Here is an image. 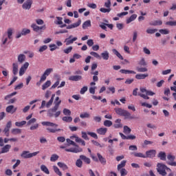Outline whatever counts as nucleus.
I'll list each match as a JSON object with an SVG mask.
<instances>
[{
    "label": "nucleus",
    "mask_w": 176,
    "mask_h": 176,
    "mask_svg": "<svg viewBox=\"0 0 176 176\" xmlns=\"http://www.w3.org/2000/svg\"><path fill=\"white\" fill-rule=\"evenodd\" d=\"M156 156V150H150L146 152V157H155Z\"/></svg>",
    "instance_id": "6ab92c4d"
},
{
    "label": "nucleus",
    "mask_w": 176,
    "mask_h": 176,
    "mask_svg": "<svg viewBox=\"0 0 176 176\" xmlns=\"http://www.w3.org/2000/svg\"><path fill=\"white\" fill-rule=\"evenodd\" d=\"M75 41H78V37H74L72 38V35H70L69 38H65V43L66 44V46H69V45H72Z\"/></svg>",
    "instance_id": "9d476101"
},
{
    "label": "nucleus",
    "mask_w": 176,
    "mask_h": 176,
    "mask_svg": "<svg viewBox=\"0 0 176 176\" xmlns=\"http://www.w3.org/2000/svg\"><path fill=\"white\" fill-rule=\"evenodd\" d=\"M54 107L48 111V116L50 118L53 117V112H57V110L61 104V100L59 97H56L54 101Z\"/></svg>",
    "instance_id": "7ed1b4c3"
},
{
    "label": "nucleus",
    "mask_w": 176,
    "mask_h": 176,
    "mask_svg": "<svg viewBox=\"0 0 176 176\" xmlns=\"http://www.w3.org/2000/svg\"><path fill=\"white\" fill-rule=\"evenodd\" d=\"M91 56H93L94 57H95L96 58H101V56H100V54H98V53L97 52H90Z\"/></svg>",
    "instance_id": "0e129e2a"
},
{
    "label": "nucleus",
    "mask_w": 176,
    "mask_h": 176,
    "mask_svg": "<svg viewBox=\"0 0 176 176\" xmlns=\"http://www.w3.org/2000/svg\"><path fill=\"white\" fill-rule=\"evenodd\" d=\"M50 52H54V50H56V49H58V47H57V45H56V44L50 45Z\"/></svg>",
    "instance_id": "69168bd1"
},
{
    "label": "nucleus",
    "mask_w": 176,
    "mask_h": 176,
    "mask_svg": "<svg viewBox=\"0 0 176 176\" xmlns=\"http://www.w3.org/2000/svg\"><path fill=\"white\" fill-rule=\"evenodd\" d=\"M8 113H14L17 111V107H14L13 105L8 106L6 109Z\"/></svg>",
    "instance_id": "4468645a"
},
{
    "label": "nucleus",
    "mask_w": 176,
    "mask_h": 176,
    "mask_svg": "<svg viewBox=\"0 0 176 176\" xmlns=\"http://www.w3.org/2000/svg\"><path fill=\"white\" fill-rule=\"evenodd\" d=\"M166 171H171V169L170 168H168L167 166L165 164H163L162 163H158L157 165V171L159 172V173L162 176L167 175Z\"/></svg>",
    "instance_id": "20e7f679"
},
{
    "label": "nucleus",
    "mask_w": 176,
    "mask_h": 176,
    "mask_svg": "<svg viewBox=\"0 0 176 176\" xmlns=\"http://www.w3.org/2000/svg\"><path fill=\"white\" fill-rule=\"evenodd\" d=\"M140 91L142 94H139L138 96H140V97H142V98H144V100H149V96H155V92L152 91H148L145 88H140Z\"/></svg>",
    "instance_id": "39448f33"
},
{
    "label": "nucleus",
    "mask_w": 176,
    "mask_h": 176,
    "mask_svg": "<svg viewBox=\"0 0 176 176\" xmlns=\"http://www.w3.org/2000/svg\"><path fill=\"white\" fill-rule=\"evenodd\" d=\"M105 8H107L108 9H111V0H107L104 3Z\"/></svg>",
    "instance_id": "774afa93"
},
{
    "label": "nucleus",
    "mask_w": 176,
    "mask_h": 176,
    "mask_svg": "<svg viewBox=\"0 0 176 176\" xmlns=\"http://www.w3.org/2000/svg\"><path fill=\"white\" fill-rule=\"evenodd\" d=\"M12 148V145L10 144H6L5 146H3L1 148V151H0L1 153H8L9 151H10V148Z\"/></svg>",
    "instance_id": "ddd939ff"
},
{
    "label": "nucleus",
    "mask_w": 176,
    "mask_h": 176,
    "mask_svg": "<svg viewBox=\"0 0 176 176\" xmlns=\"http://www.w3.org/2000/svg\"><path fill=\"white\" fill-rule=\"evenodd\" d=\"M168 160L170 161V162H168V164L169 166H172L173 167H176V162L175 155H173L171 153L168 154L167 155Z\"/></svg>",
    "instance_id": "1a4fd4ad"
},
{
    "label": "nucleus",
    "mask_w": 176,
    "mask_h": 176,
    "mask_svg": "<svg viewBox=\"0 0 176 176\" xmlns=\"http://www.w3.org/2000/svg\"><path fill=\"white\" fill-rule=\"evenodd\" d=\"M32 6V0H27L22 6L23 9L25 10H30L31 6Z\"/></svg>",
    "instance_id": "f8f14e48"
},
{
    "label": "nucleus",
    "mask_w": 176,
    "mask_h": 176,
    "mask_svg": "<svg viewBox=\"0 0 176 176\" xmlns=\"http://www.w3.org/2000/svg\"><path fill=\"white\" fill-rule=\"evenodd\" d=\"M103 124L104 126H105V127H111L113 123H112V121L106 120L104 121Z\"/></svg>",
    "instance_id": "c03bdc74"
},
{
    "label": "nucleus",
    "mask_w": 176,
    "mask_h": 176,
    "mask_svg": "<svg viewBox=\"0 0 176 176\" xmlns=\"http://www.w3.org/2000/svg\"><path fill=\"white\" fill-rule=\"evenodd\" d=\"M53 72V68H48L47 69L45 72L44 74L47 76H49L50 74Z\"/></svg>",
    "instance_id": "bf43d9fd"
},
{
    "label": "nucleus",
    "mask_w": 176,
    "mask_h": 176,
    "mask_svg": "<svg viewBox=\"0 0 176 176\" xmlns=\"http://www.w3.org/2000/svg\"><path fill=\"white\" fill-rule=\"evenodd\" d=\"M72 46H70L65 50H63V53H65V54H69V53H71V52H72Z\"/></svg>",
    "instance_id": "603ef678"
},
{
    "label": "nucleus",
    "mask_w": 176,
    "mask_h": 176,
    "mask_svg": "<svg viewBox=\"0 0 176 176\" xmlns=\"http://www.w3.org/2000/svg\"><path fill=\"white\" fill-rule=\"evenodd\" d=\"M120 173L121 174V176H126L127 175V170H126V168H122V169H120Z\"/></svg>",
    "instance_id": "052dcab7"
},
{
    "label": "nucleus",
    "mask_w": 176,
    "mask_h": 176,
    "mask_svg": "<svg viewBox=\"0 0 176 176\" xmlns=\"http://www.w3.org/2000/svg\"><path fill=\"white\" fill-rule=\"evenodd\" d=\"M107 131H108V129L105 127H102L96 129V133H98L99 135H105V134H107Z\"/></svg>",
    "instance_id": "2eb2a0df"
},
{
    "label": "nucleus",
    "mask_w": 176,
    "mask_h": 176,
    "mask_svg": "<svg viewBox=\"0 0 176 176\" xmlns=\"http://www.w3.org/2000/svg\"><path fill=\"white\" fill-rule=\"evenodd\" d=\"M63 122H66L67 123H71L72 122V117L71 116H65L62 118Z\"/></svg>",
    "instance_id": "ea45409f"
},
{
    "label": "nucleus",
    "mask_w": 176,
    "mask_h": 176,
    "mask_svg": "<svg viewBox=\"0 0 176 176\" xmlns=\"http://www.w3.org/2000/svg\"><path fill=\"white\" fill-rule=\"evenodd\" d=\"M80 159H81V160H83V162L86 163V164H90V158L86 157L85 155H80Z\"/></svg>",
    "instance_id": "cd10ccee"
},
{
    "label": "nucleus",
    "mask_w": 176,
    "mask_h": 176,
    "mask_svg": "<svg viewBox=\"0 0 176 176\" xmlns=\"http://www.w3.org/2000/svg\"><path fill=\"white\" fill-rule=\"evenodd\" d=\"M146 34H149L150 35H152V34H155V32H157V29H153V28H148L146 29Z\"/></svg>",
    "instance_id": "72a5a7b5"
},
{
    "label": "nucleus",
    "mask_w": 176,
    "mask_h": 176,
    "mask_svg": "<svg viewBox=\"0 0 176 176\" xmlns=\"http://www.w3.org/2000/svg\"><path fill=\"white\" fill-rule=\"evenodd\" d=\"M82 164H83V162H82V160L80 159H78L76 160V166L77 167H79L80 168V167H82Z\"/></svg>",
    "instance_id": "680f3d73"
},
{
    "label": "nucleus",
    "mask_w": 176,
    "mask_h": 176,
    "mask_svg": "<svg viewBox=\"0 0 176 176\" xmlns=\"http://www.w3.org/2000/svg\"><path fill=\"white\" fill-rule=\"evenodd\" d=\"M25 124H27L26 121H21V122H15V126H16V127H23V126H24Z\"/></svg>",
    "instance_id": "a19ab883"
},
{
    "label": "nucleus",
    "mask_w": 176,
    "mask_h": 176,
    "mask_svg": "<svg viewBox=\"0 0 176 176\" xmlns=\"http://www.w3.org/2000/svg\"><path fill=\"white\" fill-rule=\"evenodd\" d=\"M137 19V14H133L129 18L126 19V24H130L132 21H134Z\"/></svg>",
    "instance_id": "c85d7f7f"
},
{
    "label": "nucleus",
    "mask_w": 176,
    "mask_h": 176,
    "mask_svg": "<svg viewBox=\"0 0 176 176\" xmlns=\"http://www.w3.org/2000/svg\"><path fill=\"white\" fill-rule=\"evenodd\" d=\"M120 72L121 74H135V72L133 71V70H127V69H120Z\"/></svg>",
    "instance_id": "c9c22d12"
},
{
    "label": "nucleus",
    "mask_w": 176,
    "mask_h": 176,
    "mask_svg": "<svg viewBox=\"0 0 176 176\" xmlns=\"http://www.w3.org/2000/svg\"><path fill=\"white\" fill-rule=\"evenodd\" d=\"M148 76H149L148 74H136L135 78L138 80H141V79H145L146 78H148Z\"/></svg>",
    "instance_id": "b1692460"
},
{
    "label": "nucleus",
    "mask_w": 176,
    "mask_h": 176,
    "mask_svg": "<svg viewBox=\"0 0 176 176\" xmlns=\"http://www.w3.org/2000/svg\"><path fill=\"white\" fill-rule=\"evenodd\" d=\"M133 155L135 157H142L143 159L146 158V155H144L142 153H133Z\"/></svg>",
    "instance_id": "79ce46f5"
},
{
    "label": "nucleus",
    "mask_w": 176,
    "mask_h": 176,
    "mask_svg": "<svg viewBox=\"0 0 176 176\" xmlns=\"http://www.w3.org/2000/svg\"><path fill=\"white\" fill-rule=\"evenodd\" d=\"M140 65H143V67H145L147 65L146 62L145 61V58H142L140 62H139Z\"/></svg>",
    "instance_id": "338daca9"
},
{
    "label": "nucleus",
    "mask_w": 176,
    "mask_h": 176,
    "mask_svg": "<svg viewBox=\"0 0 176 176\" xmlns=\"http://www.w3.org/2000/svg\"><path fill=\"white\" fill-rule=\"evenodd\" d=\"M162 24H163V22L161 20H158V21H155L153 23H151L150 25H162Z\"/></svg>",
    "instance_id": "de8ad7c7"
},
{
    "label": "nucleus",
    "mask_w": 176,
    "mask_h": 176,
    "mask_svg": "<svg viewBox=\"0 0 176 176\" xmlns=\"http://www.w3.org/2000/svg\"><path fill=\"white\" fill-rule=\"evenodd\" d=\"M166 25H170V27L176 26V21H170L166 23Z\"/></svg>",
    "instance_id": "8fccbe9b"
},
{
    "label": "nucleus",
    "mask_w": 176,
    "mask_h": 176,
    "mask_svg": "<svg viewBox=\"0 0 176 176\" xmlns=\"http://www.w3.org/2000/svg\"><path fill=\"white\" fill-rule=\"evenodd\" d=\"M114 111L117 115H119L120 116H123V113H124V109L122 108H115Z\"/></svg>",
    "instance_id": "a878e982"
},
{
    "label": "nucleus",
    "mask_w": 176,
    "mask_h": 176,
    "mask_svg": "<svg viewBox=\"0 0 176 176\" xmlns=\"http://www.w3.org/2000/svg\"><path fill=\"white\" fill-rule=\"evenodd\" d=\"M88 135H90L92 137V138H95V140H97L98 138V136L97 135V133L94 132H87Z\"/></svg>",
    "instance_id": "6e6d98bb"
},
{
    "label": "nucleus",
    "mask_w": 176,
    "mask_h": 176,
    "mask_svg": "<svg viewBox=\"0 0 176 176\" xmlns=\"http://www.w3.org/2000/svg\"><path fill=\"white\" fill-rule=\"evenodd\" d=\"M22 35L25 36L28 35V34H30L31 32V30L30 29L24 28L21 31Z\"/></svg>",
    "instance_id": "5fc2aeb1"
},
{
    "label": "nucleus",
    "mask_w": 176,
    "mask_h": 176,
    "mask_svg": "<svg viewBox=\"0 0 176 176\" xmlns=\"http://www.w3.org/2000/svg\"><path fill=\"white\" fill-rule=\"evenodd\" d=\"M27 57L23 54H20L17 56V60L19 64H23L26 60Z\"/></svg>",
    "instance_id": "f3484780"
},
{
    "label": "nucleus",
    "mask_w": 176,
    "mask_h": 176,
    "mask_svg": "<svg viewBox=\"0 0 176 176\" xmlns=\"http://www.w3.org/2000/svg\"><path fill=\"white\" fill-rule=\"evenodd\" d=\"M159 32H160V34H162V35H168V34H170V30L167 29H161L159 30Z\"/></svg>",
    "instance_id": "49530a36"
},
{
    "label": "nucleus",
    "mask_w": 176,
    "mask_h": 176,
    "mask_svg": "<svg viewBox=\"0 0 176 176\" xmlns=\"http://www.w3.org/2000/svg\"><path fill=\"white\" fill-rule=\"evenodd\" d=\"M52 168H53L55 174H56V175L63 176V172H61V170H60V168H58V167H57L56 166H53Z\"/></svg>",
    "instance_id": "5701e85b"
},
{
    "label": "nucleus",
    "mask_w": 176,
    "mask_h": 176,
    "mask_svg": "<svg viewBox=\"0 0 176 176\" xmlns=\"http://www.w3.org/2000/svg\"><path fill=\"white\" fill-rule=\"evenodd\" d=\"M124 134H130V133H131V129H130V127H129L128 126H124Z\"/></svg>",
    "instance_id": "09e8293b"
},
{
    "label": "nucleus",
    "mask_w": 176,
    "mask_h": 176,
    "mask_svg": "<svg viewBox=\"0 0 176 176\" xmlns=\"http://www.w3.org/2000/svg\"><path fill=\"white\" fill-rule=\"evenodd\" d=\"M112 52L113 53V54H115V56L120 58V60H123V56L118 51L116 50V49H113Z\"/></svg>",
    "instance_id": "473e14b6"
},
{
    "label": "nucleus",
    "mask_w": 176,
    "mask_h": 176,
    "mask_svg": "<svg viewBox=\"0 0 176 176\" xmlns=\"http://www.w3.org/2000/svg\"><path fill=\"white\" fill-rule=\"evenodd\" d=\"M114 129H122L123 127V124H122V120L117 119L115 120V123L113 124Z\"/></svg>",
    "instance_id": "a211bd4d"
},
{
    "label": "nucleus",
    "mask_w": 176,
    "mask_h": 176,
    "mask_svg": "<svg viewBox=\"0 0 176 176\" xmlns=\"http://www.w3.org/2000/svg\"><path fill=\"white\" fill-rule=\"evenodd\" d=\"M80 24H82V20L78 19L77 22L67 25V30H72L74 28H78V27H79V25H80Z\"/></svg>",
    "instance_id": "9b49d317"
},
{
    "label": "nucleus",
    "mask_w": 176,
    "mask_h": 176,
    "mask_svg": "<svg viewBox=\"0 0 176 176\" xmlns=\"http://www.w3.org/2000/svg\"><path fill=\"white\" fill-rule=\"evenodd\" d=\"M89 27H91V21L90 20H87L82 23L83 30H86V28H89Z\"/></svg>",
    "instance_id": "bb28decb"
},
{
    "label": "nucleus",
    "mask_w": 176,
    "mask_h": 176,
    "mask_svg": "<svg viewBox=\"0 0 176 176\" xmlns=\"http://www.w3.org/2000/svg\"><path fill=\"white\" fill-rule=\"evenodd\" d=\"M41 171H43V173H45V174H47V175L50 174V171H49V168H47V166L45 165H41Z\"/></svg>",
    "instance_id": "7c9ffc66"
},
{
    "label": "nucleus",
    "mask_w": 176,
    "mask_h": 176,
    "mask_svg": "<svg viewBox=\"0 0 176 176\" xmlns=\"http://www.w3.org/2000/svg\"><path fill=\"white\" fill-rule=\"evenodd\" d=\"M138 72H148V68L146 67H137Z\"/></svg>",
    "instance_id": "864d4df0"
},
{
    "label": "nucleus",
    "mask_w": 176,
    "mask_h": 176,
    "mask_svg": "<svg viewBox=\"0 0 176 176\" xmlns=\"http://www.w3.org/2000/svg\"><path fill=\"white\" fill-rule=\"evenodd\" d=\"M41 124L47 127V130L48 131V133H54L63 131V129L57 128L58 127L57 124H54L53 122L44 121L41 122Z\"/></svg>",
    "instance_id": "f257e3e1"
},
{
    "label": "nucleus",
    "mask_w": 176,
    "mask_h": 176,
    "mask_svg": "<svg viewBox=\"0 0 176 176\" xmlns=\"http://www.w3.org/2000/svg\"><path fill=\"white\" fill-rule=\"evenodd\" d=\"M12 134L17 135V134H21V129H12L11 131Z\"/></svg>",
    "instance_id": "4c0bfd02"
},
{
    "label": "nucleus",
    "mask_w": 176,
    "mask_h": 176,
    "mask_svg": "<svg viewBox=\"0 0 176 176\" xmlns=\"http://www.w3.org/2000/svg\"><path fill=\"white\" fill-rule=\"evenodd\" d=\"M12 74L14 76H16V75H17V74H19V63H12Z\"/></svg>",
    "instance_id": "dca6fc26"
},
{
    "label": "nucleus",
    "mask_w": 176,
    "mask_h": 176,
    "mask_svg": "<svg viewBox=\"0 0 176 176\" xmlns=\"http://www.w3.org/2000/svg\"><path fill=\"white\" fill-rule=\"evenodd\" d=\"M63 113L65 116H71V110L68 109H64Z\"/></svg>",
    "instance_id": "3c124183"
},
{
    "label": "nucleus",
    "mask_w": 176,
    "mask_h": 176,
    "mask_svg": "<svg viewBox=\"0 0 176 176\" xmlns=\"http://www.w3.org/2000/svg\"><path fill=\"white\" fill-rule=\"evenodd\" d=\"M69 80H73L74 82L82 80V76H72L69 78Z\"/></svg>",
    "instance_id": "412c9836"
},
{
    "label": "nucleus",
    "mask_w": 176,
    "mask_h": 176,
    "mask_svg": "<svg viewBox=\"0 0 176 176\" xmlns=\"http://www.w3.org/2000/svg\"><path fill=\"white\" fill-rule=\"evenodd\" d=\"M17 94V92H13L9 95H7L5 96L4 100H9V98H11V97H13V96H16Z\"/></svg>",
    "instance_id": "e2e57ef3"
},
{
    "label": "nucleus",
    "mask_w": 176,
    "mask_h": 176,
    "mask_svg": "<svg viewBox=\"0 0 176 176\" xmlns=\"http://www.w3.org/2000/svg\"><path fill=\"white\" fill-rule=\"evenodd\" d=\"M100 12H101L102 13H109V12H111V8H101L100 9Z\"/></svg>",
    "instance_id": "4d7b16f0"
},
{
    "label": "nucleus",
    "mask_w": 176,
    "mask_h": 176,
    "mask_svg": "<svg viewBox=\"0 0 176 176\" xmlns=\"http://www.w3.org/2000/svg\"><path fill=\"white\" fill-rule=\"evenodd\" d=\"M52 85V82L50 80H47L43 85H42V90H46L48 87H50Z\"/></svg>",
    "instance_id": "2f4dec72"
},
{
    "label": "nucleus",
    "mask_w": 176,
    "mask_h": 176,
    "mask_svg": "<svg viewBox=\"0 0 176 176\" xmlns=\"http://www.w3.org/2000/svg\"><path fill=\"white\" fill-rule=\"evenodd\" d=\"M97 156L101 164L105 166V164H107V160L104 157H102V155H101V154L100 153H97Z\"/></svg>",
    "instance_id": "aec40b11"
},
{
    "label": "nucleus",
    "mask_w": 176,
    "mask_h": 176,
    "mask_svg": "<svg viewBox=\"0 0 176 176\" xmlns=\"http://www.w3.org/2000/svg\"><path fill=\"white\" fill-rule=\"evenodd\" d=\"M58 157L59 156L57 154H53L50 157V162H56V160H58Z\"/></svg>",
    "instance_id": "a18cd8bd"
},
{
    "label": "nucleus",
    "mask_w": 176,
    "mask_h": 176,
    "mask_svg": "<svg viewBox=\"0 0 176 176\" xmlns=\"http://www.w3.org/2000/svg\"><path fill=\"white\" fill-rule=\"evenodd\" d=\"M10 129H8V128H5L3 131V133H4V135H6V137H9V135H10Z\"/></svg>",
    "instance_id": "13d9d810"
},
{
    "label": "nucleus",
    "mask_w": 176,
    "mask_h": 176,
    "mask_svg": "<svg viewBox=\"0 0 176 176\" xmlns=\"http://www.w3.org/2000/svg\"><path fill=\"white\" fill-rule=\"evenodd\" d=\"M122 116H124L125 119H134V117L131 116V113H130L127 110L124 111Z\"/></svg>",
    "instance_id": "4be33fe9"
},
{
    "label": "nucleus",
    "mask_w": 176,
    "mask_h": 176,
    "mask_svg": "<svg viewBox=\"0 0 176 176\" xmlns=\"http://www.w3.org/2000/svg\"><path fill=\"white\" fill-rule=\"evenodd\" d=\"M13 32H14V29L10 28L7 30V37L4 35L2 38L3 45H6L8 43L9 39H12Z\"/></svg>",
    "instance_id": "423d86ee"
},
{
    "label": "nucleus",
    "mask_w": 176,
    "mask_h": 176,
    "mask_svg": "<svg viewBox=\"0 0 176 176\" xmlns=\"http://www.w3.org/2000/svg\"><path fill=\"white\" fill-rule=\"evenodd\" d=\"M126 163H127V161H126V160L122 161V162H120V164H119L118 165V167H117L118 170H122V168H123V167H124V166H126Z\"/></svg>",
    "instance_id": "f704fd0d"
},
{
    "label": "nucleus",
    "mask_w": 176,
    "mask_h": 176,
    "mask_svg": "<svg viewBox=\"0 0 176 176\" xmlns=\"http://www.w3.org/2000/svg\"><path fill=\"white\" fill-rule=\"evenodd\" d=\"M57 165L63 170H68V166L64 162H59L57 163Z\"/></svg>",
    "instance_id": "393cba45"
},
{
    "label": "nucleus",
    "mask_w": 176,
    "mask_h": 176,
    "mask_svg": "<svg viewBox=\"0 0 176 176\" xmlns=\"http://www.w3.org/2000/svg\"><path fill=\"white\" fill-rule=\"evenodd\" d=\"M31 28H32L33 31L35 32H39V26H38L36 24L32 23L31 25Z\"/></svg>",
    "instance_id": "37998d69"
},
{
    "label": "nucleus",
    "mask_w": 176,
    "mask_h": 176,
    "mask_svg": "<svg viewBox=\"0 0 176 176\" xmlns=\"http://www.w3.org/2000/svg\"><path fill=\"white\" fill-rule=\"evenodd\" d=\"M66 141H67V144H69V145H73V146H76V147L70 148H65V152H72V153H79L83 151V149H82V148L79 147V146H78L76 144V143H75V142L72 141L70 139H67Z\"/></svg>",
    "instance_id": "f03ea898"
},
{
    "label": "nucleus",
    "mask_w": 176,
    "mask_h": 176,
    "mask_svg": "<svg viewBox=\"0 0 176 176\" xmlns=\"http://www.w3.org/2000/svg\"><path fill=\"white\" fill-rule=\"evenodd\" d=\"M39 153V151H36L34 153H30V151H24L22 152L21 156L23 159H31V157H34L36 156Z\"/></svg>",
    "instance_id": "0eeeda50"
},
{
    "label": "nucleus",
    "mask_w": 176,
    "mask_h": 176,
    "mask_svg": "<svg viewBox=\"0 0 176 176\" xmlns=\"http://www.w3.org/2000/svg\"><path fill=\"white\" fill-rule=\"evenodd\" d=\"M28 67H30V63L28 62H25L24 64H23L21 66L19 72V76H23V75L25 74V72H27V69H28Z\"/></svg>",
    "instance_id": "6e6552de"
},
{
    "label": "nucleus",
    "mask_w": 176,
    "mask_h": 176,
    "mask_svg": "<svg viewBox=\"0 0 176 176\" xmlns=\"http://www.w3.org/2000/svg\"><path fill=\"white\" fill-rule=\"evenodd\" d=\"M101 56L103 60H109V52L108 51H104L101 54Z\"/></svg>",
    "instance_id": "c756f323"
},
{
    "label": "nucleus",
    "mask_w": 176,
    "mask_h": 176,
    "mask_svg": "<svg viewBox=\"0 0 176 176\" xmlns=\"http://www.w3.org/2000/svg\"><path fill=\"white\" fill-rule=\"evenodd\" d=\"M80 118L81 119H89V118H90V113H87V112H85V113H82L80 115Z\"/></svg>",
    "instance_id": "58836bf2"
},
{
    "label": "nucleus",
    "mask_w": 176,
    "mask_h": 176,
    "mask_svg": "<svg viewBox=\"0 0 176 176\" xmlns=\"http://www.w3.org/2000/svg\"><path fill=\"white\" fill-rule=\"evenodd\" d=\"M158 157H160V160L166 161V153L161 151L158 153Z\"/></svg>",
    "instance_id": "e433bc0d"
}]
</instances>
